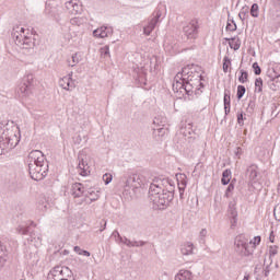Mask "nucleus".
<instances>
[{
    "label": "nucleus",
    "instance_id": "obj_1",
    "mask_svg": "<svg viewBox=\"0 0 280 280\" xmlns=\"http://www.w3.org/2000/svg\"><path fill=\"white\" fill-rule=\"evenodd\" d=\"M201 89H205V83L200 80L192 79V77H187L184 81H174L173 83L174 93H178L182 97H185V95H188L189 97L194 94L201 95Z\"/></svg>",
    "mask_w": 280,
    "mask_h": 280
},
{
    "label": "nucleus",
    "instance_id": "obj_2",
    "mask_svg": "<svg viewBox=\"0 0 280 280\" xmlns=\"http://www.w3.org/2000/svg\"><path fill=\"white\" fill-rule=\"evenodd\" d=\"M148 186V178L144 177L141 173H133L128 175L126 179L124 194L128 196L130 194V189L135 191V189H145Z\"/></svg>",
    "mask_w": 280,
    "mask_h": 280
},
{
    "label": "nucleus",
    "instance_id": "obj_3",
    "mask_svg": "<svg viewBox=\"0 0 280 280\" xmlns=\"http://www.w3.org/2000/svg\"><path fill=\"white\" fill-rule=\"evenodd\" d=\"M149 198L150 200H152L153 205H156L158 209L163 210L170 207V202L174 200V195L161 190L155 192H149Z\"/></svg>",
    "mask_w": 280,
    "mask_h": 280
},
{
    "label": "nucleus",
    "instance_id": "obj_4",
    "mask_svg": "<svg viewBox=\"0 0 280 280\" xmlns=\"http://www.w3.org/2000/svg\"><path fill=\"white\" fill-rule=\"evenodd\" d=\"M234 250L241 257H250L253 255V241L248 243V240L244 238V235H237L234 241Z\"/></svg>",
    "mask_w": 280,
    "mask_h": 280
},
{
    "label": "nucleus",
    "instance_id": "obj_5",
    "mask_svg": "<svg viewBox=\"0 0 280 280\" xmlns=\"http://www.w3.org/2000/svg\"><path fill=\"white\" fill-rule=\"evenodd\" d=\"M19 145V138L15 133H11L9 131H3L0 136V154H5L8 150H14Z\"/></svg>",
    "mask_w": 280,
    "mask_h": 280
},
{
    "label": "nucleus",
    "instance_id": "obj_6",
    "mask_svg": "<svg viewBox=\"0 0 280 280\" xmlns=\"http://www.w3.org/2000/svg\"><path fill=\"white\" fill-rule=\"evenodd\" d=\"M49 172V162L43 164H28V174L33 180H43Z\"/></svg>",
    "mask_w": 280,
    "mask_h": 280
},
{
    "label": "nucleus",
    "instance_id": "obj_7",
    "mask_svg": "<svg viewBox=\"0 0 280 280\" xmlns=\"http://www.w3.org/2000/svg\"><path fill=\"white\" fill-rule=\"evenodd\" d=\"M36 81H34V74H27L23 78L22 83L19 85L18 94L21 95V97H30L34 93V84Z\"/></svg>",
    "mask_w": 280,
    "mask_h": 280
},
{
    "label": "nucleus",
    "instance_id": "obj_8",
    "mask_svg": "<svg viewBox=\"0 0 280 280\" xmlns=\"http://www.w3.org/2000/svg\"><path fill=\"white\" fill-rule=\"evenodd\" d=\"M32 226H36L34 221H31L30 225H18V228L15 229V233H18L19 235H30L27 242L38 244L42 238L37 235L36 232L32 231Z\"/></svg>",
    "mask_w": 280,
    "mask_h": 280
},
{
    "label": "nucleus",
    "instance_id": "obj_9",
    "mask_svg": "<svg viewBox=\"0 0 280 280\" xmlns=\"http://www.w3.org/2000/svg\"><path fill=\"white\" fill-rule=\"evenodd\" d=\"M172 183V179L167 177H155L153 183L150 184L149 194H156V191H163L167 185Z\"/></svg>",
    "mask_w": 280,
    "mask_h": 280
},
{
    "label": "nucleus",
    "instance_id": "obj_10",
    "mask_svg": "<svg viewBox=\"0 0 280 280\" xmlns=\"http://www.w3.org/2000/svg\"><path fill=\"white\" fill-rule=\"evenodd\" d=\"M78 173L80 176H89L91 174V166H89V156L84 152H80L78 155Z\"/></svg>",
    "mask_w": 280,
    "mask_h": 280
},
{
    "label": "nucleus",
    "instance_id": "obj_11",
    "mask_svg": "<svg viewBox=\"0 0 280 280\" xmlns=\"http://www.w3.org/2000/svg\"><path fill=\"white\" fill-rule=\"evenodd\" d=\"M27 163L28 165L32 163L33 165H40L43 163H49L47 161V158L40 150H33L28 153L27 156Z\"/></svg>",
    "mask_w": 280,
    "mask_h": 280
},
{
    "label": "nucleus",
    "instance_id": "obj_12",
    "mask_svg": "<svg viewBox=\"0 0 280 280\" xmlns=\"http://www.w3.org/2000/svg\"><path fill=\"white\" fill-rule=\"evenodd\" d=\"M161 16H163V12L160 11V9H155L153 12V18L149 21V24L143 27V34L145 36H150L152 32H154Z\"/></svg>",
    "mask_w": 280,
    "mask_h": 280
},
{
    "label": "nucleus",
    "instance_id": "obj_13",
    "mask_svg": "<svg viewBox=\"0 0 280 280\" xmlns=\"http://www.w3.org/2000/svg\"><path fill=\"white\" fill-rule=\"evenodd\" d=\"M52 270L57 280H69L73 278V271L67 266H56Z\"/></svg>",
    "mask_w": 280,
    "mask_h": 280
},
{
    "label": "nucleus",
    "instance_id": "obj_14",
    "mask_svg": "<svg viewBox=\"0 0 280 280\" xmlns=\"http://www.w3.org/2000/svg\"><path fill=\"white\" fill-rule=\"evenodd\" d=\"M45 14L49 16V19H52V21H56V23H60L62 21V7L46 4Z\"/></svg>",
    "mask_w": 280,
    "mask_h": 280
},
{
    "label": "nucleus",
    "instance_id": "obj_15",
    "mask_svg": "<svg viewBox=\"0 0 280 280\" xmlns=\"http://www.w3.org/2000/svg\"><path fill=\"white\" fill-rule=\"evenodd\" d=\"M183 32L187 38H196L198 36V22H190L183 27Z\"/></svg>",
    "mask_w": 280,
    "mask_h": 280
},
{
    "label": "nucleus",
    "instance_id": "obj_16",
    "mask_svg": "<svg viewBox=\"0 0 280 280\" xmlns=\"http://www.w3.org/2000/svg\"><path fill=\"white\" fill-rule=\"evenodd\" d=\"M113 34V27L108 26H101L93 31V36L95 38H108V36H112Z\"/></svg>",
    "mask_w": 280,
    "mask_h": 280
},
{
    "label": "nucleus",
    "instance_id": "obj_17",
    "mask_svg": "<svg viewBox=\"0 0 280 280\" xmlns=\"http://www.w3.org/2000/svg\"><path fill=\"white\" fill-rule=\"evenodd\" d=\"M71 195L73 196V198H82V196L85 197L86 189L84 188V185L82 183L72 184Z\"/></svg>",
    "mask_w": 280,
    "mask_h": 280
},
{
    "label": "nucleus",
    "instance_id": "obj_18",
    "mask_svg": "<svg viewBox=\"0 0 280 280\" xmlns=\"http://www.w3.org/2000/svg\"><path fill=\"white\" fill-rule=\"evenodd\" d=\"M236 205H237V202L230 201L229 208H228V211H229V214H230V218H231L232 226H236V224H237V208H236Z\"/></svg>",
    "mask_w": 280,
    "mask_h": 280
},
{
    "label": "nucleus",
    "instance_id": "obj_19",
    "mask_svg": "<svg viewBox=\"0 0 280 280\" xmlns=\"http://www.w3.org/2000/svg\"><path fill=\"white\" fill-rule=\"evenodd\" d=\"M189 75H191V65H187L186 67H184L182 71L175 75L174 82H180V81L187 80Z\"/></svg>",
    "mask_w": 280,
    "mask_h": 280
},
{
    "label": "nucleus",
    "instance_id": "obj_20",
    "mask_svg": "<svg viewBox=\"0 0 280 280\" xmlns=\"http://www.w3.org/2000/svg\"><path fill=\"white\" fill-rule=\"evenodd\" d=\"M59 85L61 89H65V91H73L75 89V81L71 77H63L59 81Z\"/></svg>",
    "mask_w": 280,
    "mask_h": 280
},
{
    "label": "nucleus",
    "instance_id": "obj_21",
    "mask_svg": "<svg viewBox=\"0 0 280 280\" xmlns=\"http://www.w3.org/2000/svg\"><path fill=\"white\" fill-rule=\"evenodd\" d=\"M170 130L167 128L159 127L153 129V137L156 141H163L164 137L168 135Z\"/></svg>",
    "mask_w": 280,
    "mask_h": 280
},
{
    "label": "nucleus",
    "instance_id": "obj_22",
    "mask_svg": "<svg viewBox=\"0 0 280 280\" xmlns=\"http://www.w3.org/2000/svg\"><path fill=\"white\" fill-rule=\"evenodd\" d=\"M224 40L229 43L230 48L234 49V51H237V49L242 47V40H240V37H225Z\"/></svg>",
    "mask_w": 280,
    "mask_h": 280
},
{
    "label": "nucleus",
    "instance_id": "obj_23",
    "mask_svg": "<svg viewBox=\"0 0 280 280\" xmlns=\"http://www.w3.org/2000/svg\"><path fill=\"white\" fill-rule=\"evenodd\" d=\"M34 47H36V39L24 35L22 42V49H34Z\"/></svg>",
    "mask_w": 280,
    "mask_h": 280
},
{
    "label": "nucleus",
    "instance_id": "obj_24",
    "mask_svg": "<svg viewBox=\"0 0 280 280\" xmlns=\"http://www.w3.org/2000/svg\"><path fill=\"white\" fill-rule=\"evenodd\" d=\"M200 71H202V68L200 66L190 63V73L195 74V80H200V82H202V80H205V77H202Z\"/></svg>",
    "mask_w": 280,
    "mask_h": 280
},
{
    "label": "nucleus",
    "instance_id": "obj_25",
    "mask_svg": "<svg viewBox=\"0 0 280 280\" xmlns=\"http://www.w3.org/2000/svg\"><path fill=\"white\" fill-rule=\"evenodd\" d=\"M12 36L15 40V45H18L19 47H22L23 38L25 37V35L19 34V26L13 27Z\"/></svg>",
    "mask_w": 280,
    "mask_h": 280
},
{
    "label": "nucleus",
    "instance_id": "obj_26",
    "mask_svg": "<svg viewBox=\"0 0 280 280\" xmlns=\"http://www.w3.org/2000/svg\"><path fill=\"white\" fill-rule=\"evenodd\" d=\"M246 172L247 174H249V180L252 183H257V165L252 164L250 166L247 167Z\"/></svg>",
    "mask_w": 280,
    "mask_h": 280
},
{
    "label": "nucleus",
    "instance_id": "obj_27",
    "mask_svg": "<svg viewBox=\"0 0 280 280\" xmlns=\"http://www.w3.org/2000/svg\"><path fill=\"white\" fill-rule=\"evenodd\" d=\"M267 84L271 91H279V89H280L279 78L275 77V78L269 79Z\"/></svg>",
    "mask_w": 280,
    "mask_h": 280
},
{
    "label": "nucleus",
    "instance_id": "obj_28",
    "mask_svg": "<svg viewBox=\"0 0 280 280\" xmlns=\"http://www.w3.org/2000/svg\"><path fill=\"white\" fill-rule=\"evenodd\" d=\"M182 255H194V243H186L182 246Z\"/></svg>",
    "mask_w": 280,
    "mask_h": 280
},
{
    "label": "nucleus",
    "instance_id": "obj_29",
    "mask_svg": "<svg viewBox=\"0 0 280 280\" xmlns=\"http://www.w3.org/2000/svg\"><path fill=\"white\" fill-rule=\"evenodd\" d=\"M175 280H191V271L184 270L175 276Z\"/></svg>",
    "mask_w": 280,
    "mask_h": 280
},
{
    "label": "nucleus",
    "instance_id": "obj_30",
    "mask_svg": "<svg viewBox=\"0 0 280 280\" xmlns=\"http://www.w3.org/2000/svg\"><path fill=\"white\" fill-rule=\"evenodd\" d=\"M231 183V170L226 168L222 173L221 184L229 185Z\"/></svg>",
    "mask_w": 280,
    "mask_h": 280
},
{
    "label": "nucleus",
    "instance_id": "obj_31",
    "mask_svg": "<svg viewBox=\"0 0 280 280\" xmlns=\"http://www.w3.org/2000/svg\"><path fill=\"white\" fill-rule=\"evenodd\" d=\"M176 179H177L178 188L183 187L184 184H185V188L187 187V175H185V173L177 174Z\"/></svg>",
    "mask_w": 280,
    "mask_h": 280
},
{
    "label": "nucleus",
    "instance_id": "obj_32",
    "mask_svg": "<svg viewBox=\"0 0 280 280\" xmlns=\"http://www.w3.org/2000/svg\"><path fill=\"white\" fill-rule=\"evenodd\" d=\"M255 93H264V80L261 78H257L255 80Z\"/></svg>",
    "mask_w": 280,
    "mask_h": 280
},
{
    "label": "nucleus",
    "instance_id": "obj_33",
    "mask_svg": "<svg viewBox=\"0 0 280 280\" xmlns=\"http://www.w3.org/2000/svg\"><path fill=\"white\" fill-rule=\"evenodd\" d=\"M249 11H250V8H248V5H245L241 9L238 13V18L241 19V21H246V19H248Z\"/></svg>",
    "mask_w": 280,
    "mask_h": 280
},
{
    "label": "nucleus",
    "instance_id": "obj_34",
    "mask_svg": "<svg viewBox=\"0 0 280 280\" xmlns=\"http://www.w3.org/2000/svg\"><path fill=\"white\" fill-rule=\"evenodd\" d=\"M240 73L238 82H241V84H246V82H248V71L241 69Z\"/></svg>",
    "mask_w": 280,
    "mask_h": 280
},
{
    "label": "nucleus",
    "instance_id": "obj_35",
    "mask_svg": "<svg viewBox=\"0 0 280 280\" xmlns=\"http://www.w3.org/2000/svg\"><path fill=\"white\" fill-rule=\"evenodd\" d=\"M9 257H8V252L3 250V245H1L0 242V264L1 266H3L5 264V261H8Z\"/></svg>",
    "mask_w": 280,
    "mask_h": 280
},
{
    "label": "nucleus",
    "instance_id": "obj_36",
    "mask_svg": "<svg viewBox=\"0 0 280 280\" xmlns=\"http://www.w3.org/2000/svg\"><path fill=\"white\" fill-rule=\"evenodd\" d=\"M226 32H236L237 31V24L235 23V20H228Z\"/></svg>",
    "mask_w": 280,
    "mask_h": 280
},
{
    "label": "nucleus",
    "instance_id": "obj_37",
    "mask_svg": "<svg viewBox=\"0 0 280 280\" xmlns=\"http://www.w3.org/2000/svg\"><path fill=\"white\" fill-rule=\"evenodd\" d=\"M250 16L257 19L259 16V4L253 3L249 10Z\"/></svg>",
    "mask_w": 280,
    "mask_h": 280
},
{
    "label": "nucleus",
    "instance_id": "obj_38",
    "mask_svg": "<svg viewBox=\"0 0 280 280\" xmlns=\"http://www.w3.org/2000/svg\"><path fill=\"white\" fill-rule=\"evenodd\" d=\"M223 104L224 106H231V90L229 89L224 90Z\"/></svg>",
    "mask_w": 280,
    "mask_h": 280
},
{
    "label": "nucleus",
    "instance_id": "obj_39",
    "mask_svg": "<svg viewBox=\"0 0 280 280\" xmlns=\"http://www.w3.org/2000/svg\"><path fill=\"white\" fill-rule=\"evenodd\" d=\"M85 198H90L91 202H95L100 198V195L93 190H85Z\"/></svg>",
    "mask_w": 280,
    "mask_h": 280
},
{
    "label": "nucleus",
    "instance_id": "obj_40",
    "mask_svg": "<svg viewBox=\"0 0 280 280\" xmlns=\"http://www.w3.org/2000/svg\"><path fill=\"white\" fill-rule=\"evenodd\" d=\"M235 189V179H233L228 188L225 189V194H224V197L225 198H231V194H233V190Z\"/></svg>",
    "mask_w": 280,
    "mask_h": 280
},
{
    "label": "nucleus",
    "instance_id": "obj_41",
    "mask_svg": "<svg viewBox=\"0 0 280 280\" xmlns=\"http://www.w3.org/2000/svg\"><path fill=\"white\" fill-rule=\"evenodd\" d=\"M124 244L128 248H139V241H130L128 237H125Z\"/></svg>",
    "mask_w": 280,
    "mask_h": 280
},
{
    "label": "nucleus",
    "instance_id": "obj_42",
    "mask_svg": "<svg viewBox=\"0 0 280 280\" xmlns=\"http://www.w3.org/2000/svg\"><path fill=\"white\" fill-rule=\"evenodd\" d=\"M70 23L72 25H77L78 27H80V25H84V23H86V19H84V18H72L70 20Z\"/></svg>",
    "mask_w": 280,
    "mask_h": 280
},
{
    "label": "nucleus",
    "instance_id": "obj_43",
    "mask_svg": "<svg viewBox=\"0 0 280 280\" xmlns=\"http://www.w3.org/2000/svg\"><path fill=\"white\" fill-rule=\"evenodd\" d=\"M245 94H246V86L238 85L237 86V92H236L237 100H242V97H244Z\"/></svg>",
    "mask_w": 280,
    "mask_h": 280
},
{
    "label": "nucleus",
    "instance_id": "obj_44",
    "mask_svg": "<svg viewBox=\"0 0 280 280\" xmlns=\"http://www.w3.org/2000/svg\"><path fill=\"white\" fill-rule=\"evenodd\" d=\"M231 67V58L229 56H225L223 58V72L229 73V68Z\"/></svg>",
    "mask_w": 280,
    "mask_h": 280
},
{
    "label": "nucleus",
    "instance_id": "obj_45",
    "mask_svg": "<svg viewBox=\"0 0 280 280\" xmlns=\"http://www.w3.org/2000/svg\"><path fill=\"white\" fill-rule=\"evenodd\" d=\"M102 58H109L110 57V47L104 46L100 49Z\"/></svg>",
    "mask_w": 280,
    "mask_h": 280
},
{
    "label": "nucleus",
    "instance_id": "obj_46",
    "mask_svg": "<svg viewBox=\"0 0 280 280\" xmlns=\"http://www.w3.org/2000/svg\"><path fill=\"white\" fill-rule=\"evenodd\" d=\"M176 187L174 186V182H172L163 189V191L165 194H172L174 196V191H175Z\"/></svg>",
    "mask_w": 280,
    "mask_h": 280
},
{
    "label": "nucleus",
    "instance_id": "obj_47",
    "mask_svg": "<svg viewBox=\"0 0 280 280\" xmlns=\"http://www.w3.org/2000/svg\"><path fill=\"white\" fill-rule=\"evenodd\" d=\"M236 117L238 126H244V121H246V114H244V112H238Z\"/></svg>",
    "mask_w": 280,
    "mask_h": 280
},
{
    "label": "nucleus",
    "instance_id": "obj_48",
    "mask_svg": "<svg viewBox=\"0 0 280 280\" xmlns=\"http://www.w3.org/2000/svg\"><path fill=\"white\" fill-rule=\"evenodd\" d=\"M261 244V236L254 237V242L252 241L250 248H253V253H255V248Z\"/></svg>",
    "mask_w": 280,
    "mask_h": 280
},
{
    "label": "nucleus",
    "instance_id": "obj_49",
    "mask_svg": "<svg viewBox=\"0 0 280 280\" xmlns=\"http://www.w3.org/2000/svg\"><path fill=\"white\" fill-rule=\"evenodd\" d=\"M80 12H82V7L78 4V0H74L71 14H80Z\"/></svg>",
    "mask_w": 280,
    "mask_h": 280
},
{
    "label": "nucleus",
    "instance_id": "obj_50",
    "mask_svg": "<svg viewBox=\"0 0 280 280\" xmlns=\"http://www.w3.org/2000/svg\"><path fill=\"white\" fill-rule=\"evenodd\" d=\"M103 180H104L105 185H110V183H113V175L109 173H105L103 175Z\"/></svg>",
    "mask_w": 280,
    "mask_h": 280
},
{
    "label": "nucleus",
    "instance_id": "obj_51",
    "mask_svg": "<svg viewBox=\"0 0 280 280\" xmlns=\"http://www.w3.org/2000/svg\"><path fill=\"white\" fill-rule=\"evenodd\" d=\"M255 75H261V67H259L258 62H254L252 66Z\"/></svg>",
    "mask_w": 280,
    "mask_h": 280
},
{
    "label": "nucleus",
    "instance_id": "obj_52",
    "mask_svg": "<svg viewBox=\"0 0 280 280\" xmlns=\"http://www.w3.org/2000/svg\"><path fill=\"white\" fill-rule=\"evenodd\" d=\"M74 3H75V0H70L66 2V10H68L69 14H72Z\"/></svg>",
    "mask_w": 280,
    "mask_h": 280
},
{
    "label": "nucleus",
    "instance_id": "obj_53",
    "mask_svg": "<svg viewBox=\"0 0 280 280\" xmlns=\"http://www.w3.org/2000/svg\"><path fill=\"white\" fill-rule=\"evenodd\" d=\"M80 62V58L78 57V54L72 55V63L69 61V67H75Z\"/></svg>",
    "mask_w": 280,
    "mask_h": 280
},
{
    "label": "nucleus",
    "instance_id": "obj_54",
    "mask_svg": "<svg viewBox=\"0 0 280 280\" xmlns=\"http://www.w3.org/2000/svg\"><path fill=\"white\" fill-rule=\"evenodd\" d=\"M255 106H256L255 100H250L247 106V113H254Z\"/></svg>",
    "mask_w": 280,
    "mask_h": 280
},
{
    "label": "nucleus",
    "instance_id": "obj_55",
    "mask_svg": "<svg viewBox=\"0 0 280 280\" xmlns=\"http://www.w3.org/2000/svg\"><path fill=\"white\" fill-rule=\"evenodd\" d=\"M273 215H275V219L278 220V222H280V206L275 207Z\"/></svg>",
    "mask_w": 280,
    "mask_h": 280
},
{
    "label": "nucleus",
    "instance_id": "obj_56",
    "mask_svg": "<svg viewBox=\"0 0 280 280\" xmlns=\"http://www.w3.org/2000/svg\"><path fill=\"white\" fill-rule=\"evenodd\" d=\"M38 209H39L40 211H47V203L45 202V200H40V201L38 202Z\"/></svg>",
    "mask_w": 280,
    "mask_h": 280
},
{
    "label": "nucleus",
    "instance_id": "obj_57",
    "mask_svg": "<svg viewBox=\"0 0 280 280\" xmlns=\"http://www.w3.org/2000/svg\"><path fill=\"white\" fill-rule=\"evenodd\" d=\"M114 235H117V241L120 242L121 244H124V242H126V237H121V234H119V231L115 230Z\"/></svg>",
    "mask_w": 280,
    "mask_h": 280
},
{
    "label": "nucleus",
    "instance_id": "obj_58",
    "mask_svg": "<svg viewBox=\"0 0 280 280\" xmlns=\"http://www.w3.org/2000/svg\"><path fill=\"white\" fill-rule=\"evenodd\" d=\"M47 280H58V278H56V273L54 272V269H51L47 276Z\"/></svg>",
    "mask_w": 280,
    "mask_h": 280
},
{
    "label": "nucleus",
    "instance_id": "obj_59",
    "mask_svg": "<svg viewBox=\"0 0 280 280\" xmlns=\"http://www.w3.org/2000/svg\"><path fill=\"white\" fill-rule=\"evenodd\" d=\"M179 198L180 200H183V196H185V184H183V186L179 185Z\"/></svg>",
    "mask_w": 280,
    "mask_h": 280
},
{
    "label": "nucleus",
    "instance_id": "obj_60",
    "mask_svg": "<svg viewBox=\"0 0 280 280\" xmlns=\"http://www.w3.org/2000/svg\"><path fill=\"white\" fill-rule=\"evenodd\" d=\"M73 142L75 143V145H80V143H82V136H77L73 138Z\"/></svg>",
    "mask_w": 280,
    "mask_h": 280
},
{
    "label": "nucleus",
    "instance_id": "obj_61",
    "mask_svg": "<svg viewBox=\"0 0 280 280\" xmlns=\"http://www.w3.org/2000/svg\"><path fill=\"white\" fill-rule=\"evenodd\" d=\"M277 246L272 247L270 246V250H269V255L270 257H275V255H277Z\"/></svg>",
    "mask_w": 280,
    "mask_h": 280
},
{
    "label": "nucleus",
    "instance_id": "obj_62",
    "mask_svg": "<svg viewBox=\"0 0 280 280\" xmlns=\"http://www.w3.org/2000/svg\"><path fill=\"white\" fill-rule=\"evenodd\" d=\"M234 154L240 159L242 156V147H237L234 151Z\"/></svg>",
    "mask_w": 280,
    "mask_h": 280
},
{
    "label": "nucleus",
    "instance_id": "obj_63",
    "mask_svg": "<svg viewBox=\"0 0 280 280\" xmlns=\"http://www.w3.org/2000/svg\"><path fill=\"white\" fill-rule=\"evenodd\" d=\"M262 275L264 277H268L270 275V266L267 265L265 269H262Z\"/></svg>",
    "mask_w": 280,
    "mask_h": 280
},
{
    "label": "nucleus",
    "instance_id": "obj_64",
    "mask_svg": "<svg viewBox=\"0 0 280 280\" xmlns=\"http://www.w3.org/2000/svg\"><path fill=\"white\" fill-rule=\"evenodd\" d=\"M106 231V221L105 220H102L101 221V229H100V233Z\"/></svg>",
    "mask_w": 280,
    "mask_h": 280
}]
</instances>
